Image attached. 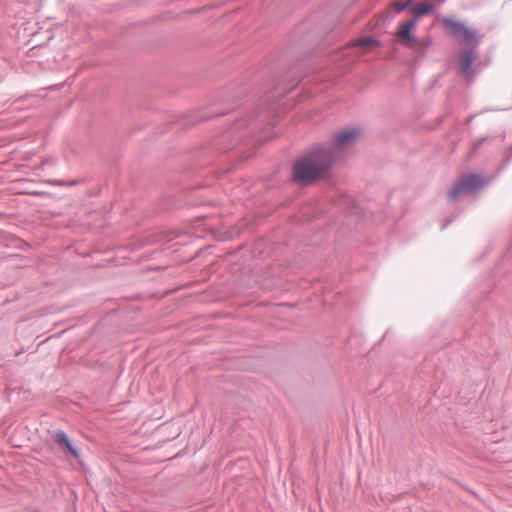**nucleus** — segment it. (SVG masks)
Listing matches in <instances>:
<instances>
[{
  "mask_svg": "<svg viewBox=\"0 0 512 512\" xmlns=\"http://www.w3.org/2000/svg\"><path fill=\"white\" fill-rule=\"evenodd\" d=\"M417 25V19L412 18L407 22L400 23L398 27V31L396 33L397 38L405 45V46H415L419 43V39H417L413 34L412 30Z\"/></svg>",
  "mask_w": 512,
  "mask_h": 512,
  "instance_id": "obj_5",
  "label": "nucleus"
},
{
  "mask_svg": "<svg viewBox=\"0 0 512 512\" xmlns=\"http://www.w3.org/2000/svg\"><path fill=\"white\" fill-rule=\"evenodd\" d=\"M54 440L74 457H78L77 449L73 446L69 436L64 431H57L54 435Z\"/></svg>",
  "mask_w": 512,
  "mask_h": 512,
  "instance_id": "obj_7",
  "label": "nucleus"
},
{
  "mask_svg": "<svg viewBox=\"0 0 512 512\" xmlns=\"http://www.w3.org/2000/svg\"><path fill=\"white\" fill-rule=\"evenodd\" d=\"M431 42L432 41L430 38L419 39L418 44H416L415 46H408V47L414 49L417 52L418 57H424L428 47L431 45Z\"/></svg>",
  "mask_w": 512,
  "mask_h": 512,
  "instance_id": "obj_10",
  "label": "nucleus"
},
{
  "mask_svg": "<svg viewBox=\"0 0 512 512\" xmlns=\"http://www.w3.org/2000/svg\"><path fill=\"white\" fill-rule=\"evenodd\" d=\"M412 12L417 20L429 14L433 10V5L429 2H419L411 5Z\"/></svg>",
  "mask_w": 512,
  "mask_h": 512,
  "instance_id": "obj_8",
  "label": "nucleus"
},
{
  "mask_svg": "<svg viewBox=\"0 0 512 512\" xmlns=\"http://www.w3.org/2000/svg\"><path fill=\"white\" fill-rule=\"evenodd\" d=\"M488 180L477 173H469L458 179L448 192V198L452 201L464 195H476L486 185Z\"/></svg>",
  "mask_w": 512,
  "mask_h": 512,
  "instance_id": "obj_2",
  "label": "nucleus"
},
{
  "mask_svg": "<svg viewBox=\"0 0 512 512\" xmlns=\"http://www.w3.org/2000/svg\"><path fill=\"white\" fill-rule=\"evenodd\" d=\"M361 130L359 128H350L336 134L331 142V145L327 148L331 149L334 156H337V152L340 150L352 146L357 138L359 137Z\"/></svg>",
  "mask_w": 512,
  "mask_h": 512,
  "instance_id": "obj_4",
  "label": "nucleus"
},
{
  "mask_svg": "<svg viewBox=\"0 0 512 512\" xmlns=\"http://www.w3.org/2000/svg\"><path fill=\"white\" fill-rule=\"evenodd\" d=\"M413 0H405V1H394L391 3V8L394 9L397 13H400L411 7Z\"/></svg>",
  "mask_w": 512,
  "mask_h": 512,
  "instance_id": "obj_11",
  "label": "nucleus"
},
{
  "mask_svg": "<svg viewBox=\"0 0 512 512\" xmlns=\"http://www.w3.org/2000/svg\"><path fill=\"white\" fill-rule=\"evenodd\" d=\"M335 163L331 149L317 145L308 151L293 166V180L302 185L313 184L322 179Z\"/></svg>",
  "mask_w": 512,
  "mask_h": 512,
  "instance_id": "obj_1",
  "label": "nucleus"
},
{
  "mask_svg": "<svg viewBox=\"0 0 512 512\" xmlns=\"http://www.w3.org/2000/svg\"><path fill=\"white\" fill-rule=\"evenodd\" d=\"M77 183V181H72L69 183V185H75Z\"/></svg>",
  "mask_w": 512,
  "mask_h": 512,
  "instance_id": "obj_13",
  "label": "nucleus"
},
{
  "mask_svg": "<svg viewBox=\"0 0 512 512\" xmlns=\"http://www.w3.org/2000/svg\"><path fill=\"white\" fill-rule=\"evenodd\" d=\"M482 141L483 140H480L477 144H476V147L480 146L482 144Z\"/></svg>",
  "mask_w": 512,
  "mask_h": 512,
  "instance_id": "obj_12",
  "label": "nucleus"
},
{
  "mask_svg": "<svg viewBox=\"0 0 512 512\" xmlns=\"http://www.w3.org/2000/svg\"><path fill=\"white\" fill-rule=\"evenodd\" d=\"M352 46L372 49L374 47L380 46V41L373 37L367 36L353 41Z\"/></svg>",
  "mask_w": 512,
  "mask_h": 512,
  "instance_id": "obj_9",
  "label": "nucleus"
},
{
  "mask_svg": "<svg viewBox=\"0 0 512 512\" xmlns=\"http://www.w3.org/2000/svg\"><path fill=\"white\" fill-rule=\"evenodd\" d=\"M478 56V48L470 47L466 50H462L459 52V73L462 76H471L474 75V71L472 70V63Z\"/></svg>",
  "mask_w": 512,
  "mask_h": 512,
  "instance_id": "obj_6",
  "label": "nucleus"
},
{
  "mask_svg": "<svg viewBox=\"0 0 512 512\" xmlns=\"http://www.w3.org/2000/svg\"><path fill=\"white\" fill-rule=\"evenodd\" d=\"M442 25L445 29L449 30L451 36L461 44L466 45L468 48H478L482 35H478L477 31L467 27L464 23L451 18H443Z\"/></svg>",
  "mask_w": 512,
  "mask_h": 512,
  "instance_id": "obj_3",
  "label": "nucleus"
}]
</instances>
